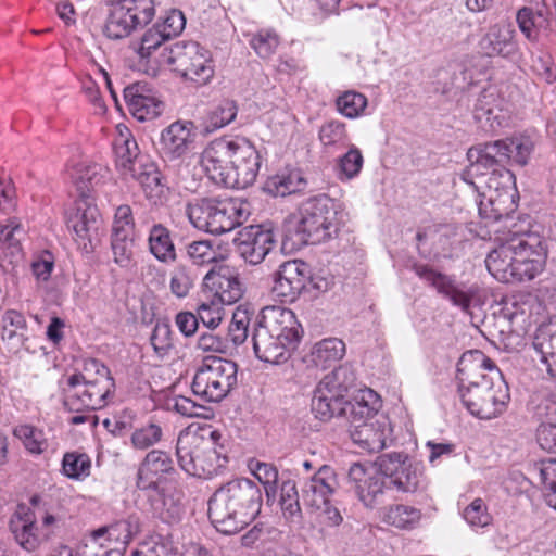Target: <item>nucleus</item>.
Returning a JSON list of instances; mask_svg holds the SVG:
<instances>
[{
  "mask_svg": "<svg viewBox=\"0 0 556 556\" xmlns=\"http://www.w3.org/2000/svg\"><path fill=\"white\" fill-rule=\"evenodd\" d=\"M544 257L543 240L538 233H514L488 254L485 265L502 282H521L542 271Z\"/></svg>",
  "mask_w": 556,
  "mask_h": 556,
  "instance_id": "obj_2",
  "label": "nucleus"
},
{
  "mask_svg": "<svg viewBox=\"0 0 556 556\" xmlns=\"http://www.w3.org/2000/svg\"><path fill=\"white\" fill-rule=\"evenodd\" d=\"M302 327L295 314L282 306H266L256 317L252 336L256 357L271 364L285 363L296 349Z\"/></svg>",
  "mask_w": 556,
  "mask_h": 556,
  "instance_id": "obj_3",
  "label": "nucleus"
},
{
  "mask_svg": "<svg viewBox=\"0 0 556 556\" xmlns=\"http://www.w3.org/2000/svg\"><path fill=\"white\" fill-rule=\"evenodd\" d=\"M473 118L483 131L495 132L508 123V103L495 88H485L475 103Z\"/></svg>",
  "mask_w": 556,
  "mask_h": 556,
  "instance_id": "obj_22",
  "label": "nucleus"
},
{
  "mask_svg": "<svg viewBox=\"0 0 556 556\" xmlns=\"http://www.w3.org/2000/svg\"><path fill=\"white\" fill-rule=\"evenodd\" d=\"M149 252L161 263L172 264L177 260V253L172 231L161 223H153L148 233Z\"/></svg>",
  "mask_w": 556,
  "mask_h": 556,
  "instance_id": "obj_38",
  "label": "nucleus"
},
{
  "mask_svg": "<svg viewBox=\"0 0 556 556\" xmlns=\"http://www.w3.org/2000/svg\"><path fill=\"white\" fill-rule=\"evenodd\" d=\"M354 368L344 364L327 374L316 386L312 399V412L321 421H329L341 412L348 393L356 387Z\"/></svg>",
  "mask_w": 556,
  "mask_h": 556,
  "instance_id": "obj_10",
  "label": "nucleus"
},
{
  "mask_svg": "<svg viewBox=\"0 0 556 556\" xmlns=\"http://www.w3.org/2000/svg\"><path fill=\"white\" fill-rule=\"evenodd\" d=\"M237 252L248 263L260 264L275 245V236L262 225H251L239 230L233 239Z\"/></svg>",
  "mask_w": 556,
  "mask_h": 556,
  "instance_id": "obj_24",
  "label": "nucleus"
},
{
  "mask_svg": "<svg viewBox=\"0 0 556 556\" xmlns=\"http://www.w3.org/2000/svg\"><path fill=\"white\" fill-rule=\"evenodd\" d=\"M197 348L202 352L226 353L229 345L227 339L210 329L201 333L198 339Z\"/></svg>",
  "mask_w": 556,
  "mask_h": 556,
  "instance_id": "obj_63",
  "label": "nucleus"
},
{
  "mask_svg": "<svg viewBox=\"0 0 556 556\" xmlns=\"http://www.w3.org/2000/svg\"><path fill=\"white\" fill-rule=\"evenodd\" d=\"M280 491V505L285 517L292 522H299L302 515L295 482L291 480L285 481L281 484Z\"/></svg>",
  "mask_w": 556,
  "mask_h": 556,
  "instance_id": "obj_46",
  "label": "nucleus"
},
{
  "mask_svg": "<svg viewBox=\"0 0 556 556\" xmlns=\"http://www.w3.org/2000/svg\"><path fill=\"white\" fill-rule=\"evenodd\" d=\"M464 519L472 528H484L492 521L488 507L482 498H475L463 513Z\"/></svg>",
  "mask_w": 556,
  "mask_h": 556,
  "instance_id": "obj_54",
  "label": "nucleus"
},
{
  "mask_svg": "<svg viewBox=\"0 0 556 556\" xmlns=\"http://www.w3.org/2000/svg\"><path fill=\"white\" fill-rule=\"evenodd\" d=\"M312 281L309 265L301 260H290L282 263L275 273L271 292L281 302H294Z\"/></svg>",
  "mask_w": 556,
  "mask_h": 556,
  "instance_id": "obj_20",
  "label": "nucleus"
},
{
  "mask_svg": "<svg viewBox=\"0 0 556 556\" xmlns=\"http://www.w3.org/2000/svg\"><path fill=\"white\" fill-rule=\"evenodd\" d=\"M154 352L163 357L173 348L172 329L167 321H157L150 337Z\"/></svg>",
  "mask_w": 556,
  "mask_h": 556,
  "instance_id": "obj_56",
  "label": "nucleus"
},
{
  "mask_svg": "<svg viewBox=\"0 0 556 556\" xmlns=\"http://www.w3.org/2000/svg\"><path fill=\"white\" fill-rule=\"evenodd\" d=\"M263 503L258 484L238 478L222 484L208 501V517L217 531L235 534L260 514Z\"/></svg>",
  "mask_w": 556,
  "mask_h": 556,
  "instance_id": "obj_1",
  "label": "nucleus"
},
{
  "mask_svg": "<svg viewBox=\"0 0 556 556\" xmlns=\"http://www.w3.org/2000/svg\"><path fill=\"white\" fill-rule=\"evenodd\" d=\"M203 286L222 304L231 305L238 302L244 288L238 274L228 266L211 269L203 278Z\"/></svg>",
  "mask_w": 556,
  "mask_h": 556,
  "instance_id": "obj_26",
  "label": "nucleus"
},
{
  "mask_svg": "<svg viewBox=\"0 0 556 556\" xmlns=\"http://www.w3.org/2000/svg\"><path fill=\"white\" fill-rule=\"evenodd\" d=\"M186 251L188 257L197 265L208 264L216 260V252L208 240L193 241L187 244Z\"/></svg>",
  "mask_w": 556,
  "mask_h": 556,
  "instance_id": "obj_59",
  "label": "nucleus"
},
{
  "mask_svg": "<svg viewBox=\"0 0 556 556\" xmlns=\"http://www.w3.org/2000/svg\"><path fill=\"white\" fill-rule=\"evenodd\" d=\"M414 270L419 278L433 287L439 294L450 300L454 306L469 313L479 292L478 286L458 283L453 277L439 273L428 265H415Z\"/></svg>",
  "mask_w": 556,
  "mask_h": 556,
  "instance_id": "obj_17",
  "label": "nucleus"
},
{
  "mask_svg": "<svg viewBox=\"0 0 556 556\" xmlns=\"http://www.w3.org/2000/svg\"><path fill=\"white\" fill-rule=\"evenodd\" d=\"M109 170L100 164L80 163L75 169V185L81 198L102 185L108 178Z\"/></svg>",
  "mask_w": 556,
  "mask_h": 556,
  "instance_id": "obj_40",
  "label": "nucleus"
},
{
  "mask_svg": "<svg viewBox=\"0 0 556 556\" xmlns=\"http://www.w3.org/2000/svg\"><path fill=\"white\" fill-rule=\"evenodd\" d=\"M114 153L116 166L123 174H132L138 169L140 163H146L139 157V148L127 127L118 126V135L114 139Z\"/></svg>",
  "mask_w": 556,
  "mask_h": 556,
  "instance_id": "obj_37",
  "label": "nucleus"
},
{
  "mask_svg": "<svg viewBox=\"0 0 556 556\" xmlns=\"http://www.w3.org/2000/svg\"><path fill=\"white\" fill-rule=\"evenodd\" d=\"M112 251L114 254L115 263L121 266H127L132 256L134 240L132 237H123L122 235H112L111 241Z\"/></svg>",
  "mask_w": 556,
  "mask_h": 556,
  "instance_id": "obj_61",
  "label": "nucleus"
},
{
  "mask_svg": "<svg viewBox=\"0 0 556 556\" xmlns=\"http://www.w3.org/2000/svg\"><path fill=\"white\" fill-rule=\"evenodd\" d=\"M141 185L143 192L152 203L162 204L168 194L167 184L157 165L146 161L140 163L138 169L130 175Z\"/></svg>",
  "mask_w": 556,
  "mask_h": 556,
  "instance_id": "obj_35",
  "label": "nucleus"
},
{
  "mask_svg": "<svg viewBox=\"0 0 556 556\" xmlns=\"http://www.w3.org/2000/svg\"><path fill=\"white\" fill-rule=\"evenodd\" d=\"M114 388L110 370L97 359L85 363L84 371L67 378L64 405L72 412L97 410L106 404Z\"/></svg>",
  "mask_w": 556,
  "mask_h": 556,
  "instance_id": "obj_5",
  "label": "nucleus"
},
{
  "mask_svg": "<svg viewBox=\"0 0 556 556\" xmlns=\"http://www.w3.org/2000/svg\"><path fill=\"white\" fill-rule=\"evenodd\" d=\"M161 58L163 64L198 85L207 84L214 75L208 51L195 41L176 42L165 48Z\"/></svg>",
  "mask_w": 556,
  "mask_h": 556,
  "instance_id": "obj_12",
  "label": "nucleus"
},
{
  "mask_svg": "<svg viewBox=\"0 0 556 556\" xmlns=\"http://www.w3.org/2000/svg\"><path fill=\"white\" fill-rule=\"evenodd\" d=\"M261 157L255 147L243 137H235L232 165L228 173V187L244 189L251 186L258 174Z\"/></svg>",
  "mask_w": 556,
  "mask_h": 556,
  "instance_id": "obj_19",
  "label": "nucleus"
},
{
  "mask_svg": "<svg viewBox=\"0 0 556 556\" xmlns=\"http://www.w3.org/2000/svg\"><path fill=\"white\" fill-rule=\"evenodd\" d=\"M279 43V36L276 31L270 29H262L250 39V46L262 59L271 56L276 52Z\"/></svg>",
  "mask_w": 556,
  "mask_h": 556,
  "instance_id": "obj_49",
  "label": "nucleus"
},
{
  "mask_svg": "<svg viewBox=\"0 0 556 556\" xmlns=\"http://www.w3.org/2000/svg\"><path fill=\"white\" fill-rule=\"evenodd\" d=\"M13 433L17 439L23 441L25 447L31 453L40 454L48 446L42 431L33 426L20 425L14 428Z\"/></svg>",
  "mask_w": 556,
  "mask_h": 556,
  "instance_id": "obj_50",
  "label": "nucleus"
},
{
  "mask_svg": "<svg viewBox=\"0 0 556 556\" xmlns=\"http://www.w3.org/2000/svg\"><path fill=\"white\" fill-rule=\"evenodd\" d=\"M101 224L98 208L80 200L76 204L75 212L67 218V227L75 233V240L79 242L86 251L92 249V240L97 238Z\"/></svg>",
  "mask_w": 556,
  "mask_h": 556,
  "instance_id": "obj_28",
  "label": "nucleus"
},
{
  "mask_svg": "<svg viewBox=\"0 0 556 556\" xmlns=\"http://www.w3.org/2000/svg\"><path fill=\"white\" fill-rule=\"evenodd\" d=\"M166 40V35H163L154 24L142 35L140 45L136 48V52L140 59H149L152 52Z\"/></svg>",
  "mask_w": 556,
  "mask_h": 556,
  "instance_id": "obj_58",
  "label": "nucleus"
},
{
  "mask_svg": "<svg viewBox=\"0 0 556 556\" xmlns=\"http://www.w3.org/2000/svg\"><path fill=\"white\" fill-rule=\"evenodd\" d=\"M540 476L545 488L546 503L556 510V463L546 464L541 468Z\"/></svg>",
  "mask_w": 556,
  "mask_h": 556,
  "instance_id": "obj_64",
  "label": "nucleus"
},
{
  "mask_svg": "<svg viewBox=\"0 0 556 556\" xmlns=\"http://www.w3.org/2000/svg\"><path fill=\"white\" fill-rule=\"evenodd\" d=\"M55 522L52 515H46L41 530L35 526L31 515L26 513L25 517L12 519L10 528L16 542L26 551H35L43 541L49 540L52 531L49 529Z\"/></svg>",
  "mask_w": 556,
  "mask_h": 556,
  "instance_id": "obj_31",
  "label": "nucleus"
},
{
  "mask_svg": "<svg viewBox=\"0 0 556 556\" xmlns=\"http://www.w3.org/2000/svg\"><path fill=\"white\" fill-rule=\"evenodd\" d=\"M532 345L541 355V362L556 353V317L536 329Z\"/></svg>",
  "mask_w": 556,
  "mask_h": 556,
  "instance_id": "obj_44",
  "label": "nucleus"
},
{
  "mask_svg": "<svg viewBox=\"0 0 556 556\" xmlns=\"http://www.w3.org/2000/svg\"><path fill=\"white\" fill-rule=\"evenodd\" d=\"M250 318L245 309L237 308L228 326L227 340L235 346L242 344L248 338Z\"/></svg>",
  "mask_w": 556,
  "mask_h": 556,
  "instance_id": "obj_53",
  "label": "nucleus"
},
{
  "mask_svg": "<svg viewBox=\"0 0 556 556\" xmlns=\"http://www.w3.org/2000/svg\"><path fill=\"white\" fill-rule=\"evenodd\" d=\"M90 458L86 454L66 453L62 466L65 476L81 479L90 473Z\"/></svg>",
  "mask_w": 556,
  "mask_h": 556,
  "instance_id": "obj_52",
  "label": "nucleus"
},
{
  "mask_svg": "<svg viewBox=\"0 0 556 556\" xmlns=\"http://www.w3.org/2000/svg\"><path fill=\"white\" fill-rule=\"evenodd\" d=\"M186 214L194 228L213 235L228 232L239 224L236 207L214 199L190 201Z\"/></svg>",
  "mask_w": 556,
  "mask_h": 556,
  "instance_id": "obj_14",
  "label": "nucleus"
},
{
  "mask_svg": "<svg viewBox=\"0 0 556 556\" xmlns=\"http://www.w3.org/2000/svg\"><path fill=\"white\" fill-rule=\"evenodd\" d=\"M193 288V278L190 269L185 265H177L170 271L169 289L178 299L186 298Z\"/></svg>",
  "mask_w": 556,
  "mask_h": 556,
  "instance_id": "obj_51",
  "label": "nucleus"
},
{
  "mask_svg": "<svg viewBox=\"0 0 556 556\" xmlns=\"http://www.w3.org/2000/svg\"><path fill=\"white\" fill-rule=\"evenodd\" d=\"M534 415L540 421L536 430V440L540 446L556 453V400L544 397L538 403Z\"/></svg>",
  "mask_w": 556,
  "mask_h": 556,
  "instance_id": "obj_36",
  "label": "nucleus"
},
{
  "mask_svg": "<svg viewBox=\"0 0 556 556\" xmlns=\"http://www.w3.org/2000/svg\"><path fill=\"white\" fill-rule=\"evenodd\" d=\"M162 428L156 424H148L136 429L131 434V443L138 450H147L162 439Z\"/></svg>",
  "mask_w": 556,
  "mask_h": 556,
  "instance_id": "obj_55",
  "label": "nucleus"
},
{
  "mask_svg": "<svg viewBox=\"0 0 556 556\" xmlns=\"http://www.w3.org/2000/svg\"><path fill=\"white\" fill-rule=\"evenodd\" d=\"M250 468L255 478L264 485L267 496L276 491V484L278 481L277 468L268 463L255 462L251 463Z\"/></svg>",
  "mask_w": 556,
  "mask_h": 556,
  "instance_id": "obj_57",
  "label": "nucleus"
},
{
  "mask_svg": "<svg viewBox=\"0 0 556 556\" xmlns=\"http://www.w3.org/2000/svg\"><path fill=\"white\" fill-rule=\"evenodd\" d=\"M345 354V344L338 338H327L315 343L312 351V362L316 366L327 367L341 359Z\"/></svg>",
  "mask_w": 556,
  "mask_h": 556,
  "instance_id": "obj_42",
  "label": "nucleus"
},
{
  "mask_svg": "<svg viewBox=\"0 0 556 556\" xmlns=\"http://www.w3.org/2000/svg\"><path fill=\"white\" fill-rule=\"evenodd\" d=\"M197 128L191 121H176L161 131L160 151L167 160H180L194 149Z\"/></svg>",
  "mask_w": 556,
  "mask_h": 556,
  "instance_id": "obj_25",
  "label": "nucleus"
},
{
  "mask_svg": "<svg viewBox=\"0 0 556 556\" xmlns=\"http://www.w3.org/2000/svg\"><path fill=\"white\" fill-rule=\"evenodd\" d=\"M235 138L222 137L211 141L202 151L199 163L215 184L228 187V173L232 165Z\"/></svg>",
  "mask_w": 556,
  "mask_h": 556,
  "instance_id": "obj_21",
  "label": "nucleus"
},
{
  "mask_svg": "<svg viewBox=\"0 0 556 556\" xmlns=\"http://www.w3.org/2000/svg\"><path fill=\"white\" fill-rule=\"evenodd\" d=\"M237 372L238 366L235 362L222 357H206L195 371L192 391L208 402H219L237 386Z\"/></svg>",
  "mask_w": 556,
  "mask_h": 556,
  "instance_id": "obj_11",
  "label": "nucleus"
},
{
  "mask_svg": "<svg viewBox=\"0 0 556 556\" xmlns=\"http://www.w3.org/2000/svg\"><path fill=\"white\" fill-rule=\"evenodd\" d=\"M139 532V519L130 516L127 519L118 520L110 526L99 528L92 532V541L97 543L105 540L125 549L132 536Z\"/></svg>",
  "mask_w": 556,
  "mask_h": 556,
  "instance_id": "obj_39",
  "label": "nucleus"
},
{
  "mask_svg": "<svg viewBox=\"0 0 556 556\" xmlns=\"http://www.w3.org/2000/svg\"><path fill=\"white\" fill-rule=\"evenodd\" d=\"M495 374H501L493 362L481 351L475 350L462 355L457 366L458 392L492 386Z\"/></svg>",
  "mask_w": 556,
  "mask_h": 556,
  "instance_id": "obj_18",
  "label": "nucleus"
},
{
  "mask_svg": "<svg viewBox=\"0 0 556 556\" xmlns=\"http://www.w3.org/2000/svg\"><path fill=\"white\" fill-rule=\"evenodd\" d=\"M489 56L511 58L518 52L516 30L510 24H497L490 28L481 41Z\"/></svg>",
  "mask_w": 556,
  "mask_h": 556,
  "instance_id": "obj_33",
  "label": "nucleus"
},
{
  "mask_svg": "<svg viewBox=\"0 0 556 556\" xmlns=\"http://www.w3.org/2000/svg\"><path fill=\"white\" fill-rule=\"evenodd\" d=\"M421 511L409 505L396 504L391 505L383 510V522L397 529H414L421 519Z\"/></svg>",
  "mask_w": 556,
  "mask_h": 556,
  "instance_id": "obj_41",
  "label": "nucleus"
},
{
  "mask_svg": "<svg viewBox=\"0 0 556 556\" xmlns=\"http://www.w3.org/2000/svg\"><path fill=\"white\" fill-rule=\"evenodd\" d=\"M238 106L232 100L222 101L208 115L207 132L230 124L237 116Z\"/></svg>",
  "mask_w": 556,
  "mask_h": 556,
  "instance_id": "obj_48",
  "label": "nucleus"
},
{
  "mask_svg": "<svg viewBox=\"0 0 556 556\" xmlns=\"http://www.w3.org/2000/svg\"><path fill=\"white\" fill-rule=\"evenodd\" d=\"M364 157L362 151L351 146L349 151L338 159L337 170L338 178L343 180H351L357 177L363 168Z\"/></svg>",
  "mask_w": 556,
  "mask_h": 556,
  "instance_id": "obj_45",
  "label": "nucleus"
},
{
  "mask_svg": "<svg viewBox=\"0 0 556 556\" xmlns=\"http://www.w3.org/2000/svg\"><path fill=\"white\" fill-rule=\"evenodd\" d=\"M210 435L211 441L188 431H182L178 435L177 460L181 469L190 476L211 478L227 463V457L216 448L220 433L212 431Z\"/></svg>",
  "mask_w": 556,
  "mask_h": 556,
  "instance_id": "obj_8",
  "label": "nucleus"
},
{
  "mask_svg": "<svg viewBox=\"0 0 556 556\" xmlns=\"http://www.w3.org/2000/svg\"><path fill=\"white\" fill-rule=\"evenodd\" d=\"M341 218L334 201L326 194L306 199L299 207L295 235L301 243L317 244L338 236Z\"/></svg>",
  "mask_w": 556,
  "mask_h": 556,
  "instance_id": "obj_7",
  "label": "nucleus"
},
{
  "mask_svg": "<svg viewBox=\"0 0 556 556\" xmlns=\"http://www.w3.org/2000/svg\"><path fill=\"white\" fill-rule=\"evenodd\" d=\"M513 178L514 175L506 168L481 169L480 176L467 177V179L463 177L478 191L482 187L488 189L482 193V199L479 202L481 217L496 222L515 211L514 193L509 186Z\"/></svg>",
  "mask_w": 556,
  "mask_h": 556,
  "instance_id": "obj_9",
  "label": "nucleus"
},
{
  "mask_svg": "<svg viewBox=\"0 0 556 556\" xmlns=\"http://www.w3.org/2000/svg\"><path fill=\"white\" fill-rule=\"evenodd\" d=\"M387 477L389 488L402 493H414L424 486L425 475L420 463L405 453L392 452L380 455L376 460Z\"/></svg>",
  "mask_w": 556,
  "mask_h": 556,
  "instance_id": "obj_15",
  "label": "nucleus"
},
{
  "mask_svg": "<svg viewBox=\"0 0 556 556\" xmlns=\"http://www.w3.org/2000/svg\"><path fill=\"white\" fill-rule=\"evenodd\" d=\"M134 229L135 222L131 207L126 204L119 205L115 211L112 235H122L124 238L132 237Z\"/></svg>",
  "mask_w": 556,
  "mask_h": 556,
  "instance_id": "obj_60",
  "label": "nucleus"
},
{
  "mask_svg": "<svg viewBox=\"0 0 556 556\" xmlns=\"http://www.w3.org/2000/svg\"><path fill=\"white\" fill-rule=\"evenodd\" d=\"M154 15L153 0H116L110 9L104 35L113 40L124 39L148 25Z\"/></svg>",
  "mask_w": 556,
  "mask_h": 556,
  "instance_id": "obj_13",
  "label": "nucleus"
},
{
  "mask_svg": "<svg viewBox=\"0 0 556 556\" xmlns=\"http://www.w3.org/2000/svg\"><path fill=\"white\" fill-rule=\"evenodd\" d=\"M381 407V400L378 393L371 389H362L353 401L342 403V410L337 416H343L350 424V430L358 429V426L368 425L375 421Z\"/></svg>",
  "mask_w": 556,
  "mask_h": 556,
  "instance_id": "obj_27",
  "label": "nucleus"
},
{
  "mask_svg": "<svg viewBox=\"0 0 556 556\" xmlns=\"http://www.w3.org/2000/svg\"><path fill=\"white\" fill-rule=\"evenodd\" d=\"M163 35H166V39L178 36L186 26V18L181 11L172 10L163 22L155 23Z\"/></svg>",
  "mask_w": 556,
  "mask_h": 556,
  "instance_id": "obj_62",
  "label": "nucleus"
},
{
  "mask_svg": "<svg viewBox=\"0 0 556 556\" xmlns=\"http://www.w3.org/2000/svg\"><path fill=\"white\" fill-rule=\"evenodd\" d=\"M173 472L175 467L169 454L161 450H152L139 464L136 480L139 490L151 492L157 497L152 500V508L168 522L178 520L182 513L180 505L172 497H166L160 486Z\"/></svg>",
  "mask_w": 556,
  "mask_h": 556,
  "instance_id": "obj_6",
  "label": "nucleus"
},
{
  "mask_svg": "<svg viewBox=\"0 0 556 556\" xmlns=\"http://www.w3.org/2000/svg\"><path fill=\"white\" fill-rule=\"evenodd\" d=\"M534 148L535 141L525 135L477 144L468 150L470 164L464 172V178L480 176L481 169H502L507 164L526 166Z\"/></svg>",
  "mask_w": 556,
  "mask_h": 556,
  "instance_id": "obj_4",
  "label": "nucleus"
},
{
  "mask_svg": "<svg viewBox=\"0 0 556 556\" xmlns=\"http://www.w3.org/2000/svg\"><path fill=\"white\" fill-rule=\"evenodd\" d=\"M392 428L387 417L380 415L368 425L358 426L350 431L355 444L369 453H378L387 447L391 439Z\"/></svg>",
  "mask_w": 556,
  "mask_h": 556,
  "instance_id": "obj_32",
  "label": "nucleus"
},
{
  "mask_svg": "<svg viewBox=\"0 0 556 556\" xmlns=\"http://www.w3.org/2000/svg\"><path fill=\"white\" fill-rule=\"evenodd\" d=\"M124 99L131 115L138 121L153 119L161 115L164 104L157 100L144 83H135L124 88Z\"/></svg>",
  "mask_w": 556,
  "mask_h": 556,
  "instance_id": "obj_30",
  "label": "nucleus"
},
{
  "mask_svg": "<svg viewBox=\"0 0 556 556\" xmlns=\"http://www.w3.org/2000/svg\"><path fill=\"white\" fill-rule=\"evenodd\" d=\"M304 184L299 173H281L269 177L264 186V190L273 197H286L295 193Z\"/></svg>",
  "mask_w": 556,
  "mask_h": 556,
  "instance_id": "obj_43",
  "label": "nucleus"
},
{
  "mask_svg": "<svg viewBox=\"0 0 556 556\" xmlns=\"http://www.w3.org/2000/svg\"><path fill=\"white\" fill-rule=\"evenodd\" d=\"M337 486L334 470L328 465L320 466L303 486L304 505L312 510H320L328 504Z\"/></svg>",
  "mask_w": 556,
  "mask_h": 556,
  "instance_id": "obj_29",
  "label": "nucleus"
},
{
  "mask_svg": "<svg viewBox=\"0 0 556 556\" xmlns=\"http://www.w3.org/2000/svg\"><path fill=\"white\" fill-rule=\"evenodd\" d=\"M0 336L7 349L17 353L28 340V325L24 314L7 309L0 317Z\"/></svg>",
  "mask_w": 556,
  "mask_h": 556,
  "instance_id": "obj_34",
  "label": "nucleus"
},
{
  "mask_svg": "<svg viewBox=\"0 0 556 556\" xmlns=\"http://www.w3.org/2000/svg\"><path fill=\"white\" fill-rule=\"evenodd\" d=\"M348 476L354 483L359 500L367 507H375L381 503L384 491L390 489L387 477L378 466L377 468H366L359 463H354L351 465Z\"/></svg>",
  "mask_w": 556,
  "mask_h": 556,
  "instance_id": "obj_23",
  "label": "nucleus"
},
{
  "mask_svg": "<svg viewBox=\"0 0 556 556\" xmlns=\"http://www.w3.org/2000/svg\"><path fill=\"white\" fill-rule=\"evenodd\" d=\"M338 111L348 118L358 117L367 106V98L356 91H345L336 101Z\"/></svg>",
  "mask_w": 556,
  "mask_h": 556,
  "instance_id": "obj_47",
  "label": "nucleus"
},
{
  "mask_svg": "<svg viewBox=\"0 0 556 556\" xmlns=\"http://www.w3.org/2000/svg\"><path fill=\"white\" fill-rule=\"evenodd\" d=\"M492 386H481L476 390H465L459 394L467 409L481 419L495 418L505 412L510 400L509 389L502 374H495Z\"/></svg>",
  "mask_w": 556,
  "mask_h": 556,
  "instance_id": "obj_16",
  "label": "nucleus"
}]
</instances>
